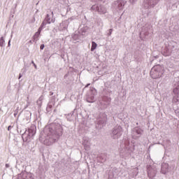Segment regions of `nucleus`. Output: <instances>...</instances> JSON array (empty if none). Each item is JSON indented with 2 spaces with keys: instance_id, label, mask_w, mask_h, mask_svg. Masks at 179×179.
<instances>
[{
  "instance_id": "obj_5",
  "label": "nucleus",
  "mask_w": 179,
  "mask_h": 179,
  "mask_svg": "<svg viewBox=\"0 0 179 179\" xmlns=\"http://www.w3.org/2000/svg\"><path fill=\"white\" fill-rule=\"evenodd\" d=\"M3 44H5V40H3V37H1V38H0V47H3Z\"/></svg>"
},
{
  "instance_id": "obj_9",
  "label": "nucleus",
  "mask_w": 179,
  "mask_h": 179,
  "mask_svg": "<svg viewBox=\"0 0 179 179\" xmlns=\"http://www.w3.org/2000/svg\"><path fill=\"white\" fill-rule=\"evenodd\" d=\"M113 135H117V134H118V131H117V130L115 129V130H113Z\"/></svg>"
},
{
  "instance_id": "obj_11",
  "label": "nucleus",
  "mask_w": 179,
  "mask_h": 179,
  "mask_svg": "<svg viewBox=\"0 0 179 179\" xmlns=\"http://www.w3.org/2000/svg\"><path fill=\"white\" fill-rule=\"evenodd\" d=\"M10 129H12V126H8V131H10Z\"/></svg>"
},
{
  "instance_id": "obj_12",
  "label": "nucleus",
  "mask_w": 179,
  "mask_h": 179,
  "mask_svg": "<svg viewBox=\"0 0 179 179\" xmlns=\"http://www.w3.org/2000/svg\"><path fill=\"white\" fill-rule=\"evenodd\" d=\"M32 64H34V66H35V68H37V66L36 65V64H34V62H32Z\"/></svg>"
},
{
  "instance_id": "obj_1",
  "label": "nucleus",
  "mask_w": 179,
  "mask_h": 179,
  "mask_svg": "<svg viewBox=\"0 0 179 179\" xmlns=\"http://www.w3.org/2000/svg\"><path fill=\"white\" fill-rule=\"evenodd\" d=\"M164 73V68L161 65L155 66L150 71V76L152 79H159Z\"/></svg>"
},
{
  "instance_id": "obj_8",
  "label": "nucleus",
  "mask_w": 179,
  "mask_h": 179,
  "mask_svg": "<svg viewBox=\"0 0 179 179\" xmlns=\"http://www.w3.org/2000/svg\"><path fill=\"white\" fill-rule=\"evenodd\" d=\"M88 103H93V101L94 100V96H92V99L90 100L89 99H87Z\"/></svg>"
},
{
  "instance_id": "obj_7",
  "label": "nucleus",
  "mask_w": 179,
  "mask_h": 179,
  "mask_svg": "<svg viewBox=\"0 0 179 179\" xmlns=\"http://www.w3.org/2000/svg\"><path fill=\"white\" fill-rule=\"evenodd\" d=\"M143 132V131L142 129H138L136 130V134H138V135L142 134Z\"/></svg>"
},
{
  "instance_id": "obj_14",
  "label": "nucleus",
  "mask_w": 179,
  "mask_h": 179,
  "mask_svg": "<svg viewBox=\"0 0 179 179\" xmlns=\"http://www.w3.org/2000/svg\"><path fill=\"white\" fill-rule=\"evenodd\" d=\"M106 12H107V10H104L103 11V13H106Z\"/></svg>"
},
{
  "instance_id": "obj_10",
  "label": "nucleus",
  "mask_w": 179,
  "mask_h": 179,
  "mask_svg": "<svg viewBox=\"0 0 179 179\" xmlns=\"http://www.w3.org/2000/svg\"><path fill=\"white\" fill-rule=\"evenodd\" d=\"M40 48H41V50H44V44L41 45Z\"/></svg>"
},
{
  "instance_id": "obj_3",
  "label": "nucleus",
  "mask_w": 179,
  "mask_h": 179,
  "mask_svg": "<svg viewBox=\"0 0 179 179\" xmlns=\"http://www.w3.org/2000/svg\"><path fill=\"white\" fill-rule=\"evenodd\" d=\"M96 48H97V43H96L95 42H92L91 51H94Z\"/></svg>"
},
{
  "instance_id": "obj_15",
  "label": "nucleus",
  "mask_w": 179,
  "mask_h": 179,
  "mask_svg": "<svg viewBox=\"0 0 179 179\" xmlns=\"http://www.w3.org/2000/svg\"><path fill=\"white\" fill-rule=\"evenodd\" d=\"M119 131H121V127H118Z\"/></svg>"
},
{
  "instance_id": "obj_6",
  "label": "nucleus",
  "mask_w": 179,
  "mask_h": 179,
  "mask_svg": "<svg viewBox=\"0 0 179 179\" xmlns=\"http://www.w3.org/2000/svg\"><path fill=\"white\" fill-rule=\"evenodd\" d=\"M179 101L178 96H173V103H177Z\"/></svg>"
},
{
  "instance_id": "obj_16",
  "label": "nucleus",
  "mask_w": 179,
  "mask_h": 179,
  "mask_svg": "<svg viewBox=\"0 0 179 179\" xmlns=\"http://www.w3.org/2000/svg\"><path fill=\"white\" fill-rule=\"evenodd\" d=\"M52 16H54V12H52Z\"/></svg>"
},
{
  "instance_id": "obj_2",
  "label": "nucleus",
  "mask_w": 179,
  "mask_h": 179,
  "mask_svg": "<svg viewBox=\"0 0 179 179\" xmlns=\"http://www.w3.org/2000/svg\"><path fill=\"white\" fill-rule=\"evenodd\" d=\"M48 15H47V17L45 19V20L42 22L41 27L43 28L44 26H45V24H47V23L48 24H50V23H51V21L48 19Z\"/></svg>"
},
{
  "instance_id": "obj_17",
  "label": "nucleus",
  "mask_w": 179,
  "mask_h": 179,
  "mask_svg": "<svg viewBox=\"0 0 179 179\" xmlns=\"http://www.w3.org/2000/svg\"><path fill=\"white\" fill-rule=\"evenodd\" d=\"M6 167H8V164H6Z\"/></svg>"
},
{
  "instance_id": "obj_4",
  "label": "nucleus",
  "mask_w": 179,
  "mask_h": 179,
  "mask_svg": "<svg viewBox=\"0 0 179 179\" xmlns=\"http://www.w3.org/2000/svg\"><path fill=\"white\" fill-rule=\"evenodd\" d=\"M155 176H156V171H154L152 173H151L150 171L148 172V177H150V178H153Z\"/></svg>"
},
{
  "instance_id": "obj_18",
  "label": "nucleus",
  "mask_w": 179,
  "mask_h": 179,
  "mask_svg": "<svg viewBox=\"0 0 179 179\" xmlns=\"http://www.w3.org/2000/svg\"><path fill=\"white\" fill-rule=\"evenodd\" d=\"M110 31H113V29H110Z\"/></svg>"
},
{
  "instance_id": "obj_19",
  "label": "nucleus",
  "mask_w": 179,
  "mask_h": 179,
  "mask_svg": "<svg viewBox=\"0 0 179 179\" xmlns=\"http://www.w3.org/2000/svg\"><path fill=\"white\" fill-rule=\"evenodd\" d=\"M37 35V33L36 34V35L35 36H36Z\"/></svg>"
},
{
  "instance_id": "obj_13",
  "label": "nucleus",
  "mask_w": 179,
  "mask_h": 179,
  "mask_svg": "<svg viewBox=\"0 0 179 179\" xmlns=\"http://www.w3.org/2000/svg\"><path fill=\"white\" fill-rule=\"evenodd\" d=\"M89 86H90V84H87L85 87H89Z\"/></svg>"
}]
</instances>
